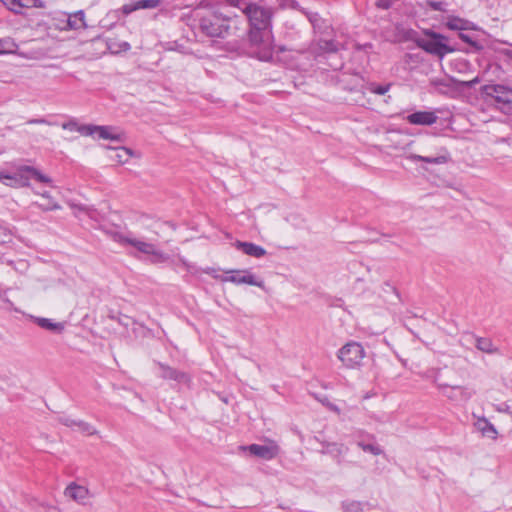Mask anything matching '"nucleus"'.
<instances>
[{"mask_svg":"<svg viewBox=\"0 0 512 512\" xmlns=\"http://www.w3.org/2000/svg\"><path fill=\"white\" fill-rule=\"evenodd\" d=\"M243 13L250 23V41L254 46H260L265 50V56L269 54L271 46V11L254 3L247 4Z\"/></svg>","mask_w":512,"mask_h":512,"instance_id":"nucleus-1","label":"nucleus"},{"mask_svg":"<svg viewBox=\"0 0 512 512\" xmlns=\"http://www.w3.org/2000/svg\"><path fill=\"white\" fill-rule=\"evenodd\" d=\"M414 42L419 48L439 59L455 51V48L448 44V38L445 35L430 29L424 30L423 36L415 37Z\"/></svg>","mask_w":512,"mask_h":512,"instance_id":"nucleus-2","label":"nucleus"},{"mask_svg":"<svg viewBox=\"0 0 512 512\" xmlns=\"http://www.w3.org/2000/svg\"><path fill=\"white\" fill-rule=\"evenodd\" d=\"M104 232L115 242L120 245H131L135 247L139 252L150 255L152 263H162L165 259L163 253L158 251L154 244L141 241L130 237L128 234H124L120 231L113 229L112 227L107 228Z\"/></svg>","mask_w":512,"mask_h":512,"instance_id":"nucleus-3","label":"nucleus"},{"mask_svg":"<svg viewBox=\"0 0 512 512\" xmlns=\"http://www.w3.org/2000/svg\"><path fill=\"white\" fill-rule=\"evenodd\" d=\"M201 31L212 38H224L236 29L235 21L224 17L221 14L213 13L202 18L200 23Z\"/></svg>","mask_w":512,"mask_h":512,"instance_id":"nucleus-4","label":"nucleus"},{"mask_svg":"<svg viewBox=\"0 0 512 512\" xmlns=\"http://www.w3.org/2000/svg\"><path fill=\"white\" fill-rule=\"evenodd\" d=\"M30 178H34L35 180L45 184L52 183L51 178L41 173L38 169L32 166H22L16 173L8 174L5 185L14 188L28 187Z\"/></svg>","mask_w":512,"mask_h":512,"instance_id":"nucleus-5","label":"nucleus"},{"mask_svg":"<svg viewBox=\"0 0 512 512\" xmlns=\"http://www.w3.org/2000/svg\"><path fill=\"white\" fill-rule=\"evenodd\" d=\"M365 355L364 347L356 341L347 342L337 352V358L347 369L359 368Z\"/></svg>","mask_w":512,"mask_h":512,"instance_id":"nucleus-6","label":"nucleus"},{"mask_svg":"<svg viewBox=\"0 0 512 512\" xmlns=\"http://www.w3.org/2000/svg\"><path fill=\"white\" fill-rule=\"evenodd\" d=\"M482 92L496 102L498 107L508 112L512 110V89L503 85L488 84L482 87Z\"/></svg>","mask_w":512,"mask_h":512,"instance_id":"nucleus-7","label":"nucleus"},{"mask_svg":"<svg viewBox=\"0 0 512 512\" xmlns=\"http://www.w3.org/2000/svg\"><path fill=\"white\" fill-rule=\"evenodd\" d=\"M159 369H160V377L165 380H172L175 381L178 384L185 385L187 387H190L192 378L191 375L185 371L178 370L176 368H173L167 364L158 362L157 363Z\"/></svg>","mask_w":512,"mask_h":512,"instance_id":"nucleus-8","label":"nucleus"},{"mask_svg":"<svg viewBox=\"0 0 512 512\" xmlns=\"http://www.w3.org/2000/svg\"><path fill=\"white\" fill-rule=\"evenodd\" d=\"M246 449L250 454L264 460H272L276 458L280 451L279 446L274 442L270 445L251 444L247 446Z\"/></svg>","mask_w":512,"mask_h":512,"instance_id":"nucleus-9","label":"nucleus"},{"mask_svg":"<svg viewBox=\"0 0 512 512\" xmlns=\"http://www.w3.org/2000/svg\"><path fill=\"white\" fill-rule=\"evenodd\" d=\"M406 158L412 162H425L428 164L442 165L450 161V154L446 148L441 147L435 156H422L411 153Z\"/></svg>","mask_w":512,"mask_h":512,"instance_id":"nucleus-10","label":"nucleus"},{"mask_svg":"<svg viewBox=\"0 0 512 512\" xmlns=\"http://www.w3.org/2000/svg\"><path fill=\"white\" fill-rule=\"evenodd\" d=\"M91 134L89 136H97L100 139L105 140H113V141H122L124 134L118 131L116 128L112 126H98L91 125Z\"/></svg>","mask_w":512,"mask_h":512,"instance_id":"nucleus-11","label":"nucleus"},{"mask_svg":"<svg viewBox=\"0 0 512 512\" xmlns=\"http://www.w3.org/2000/svg\"><path fill=\"white\" fill-rule=\"evenodd\" d=\"M58 421L73 430H77L85 435H95L97 434V430L88 422L83 420H76L69 416H60Z\"/></svg>","mask_w":512,"mask_h":512,"instance_id":"nucleus-12","label":"nucleus"},{"mask_svg":"<svg viewBox=\"0 0 512 512\" xmlns=\"http://www.w3.org/2000/svg\"><path fill=\"white\" fill-rule=\"evenodd\" d=\"M64 494L81 505H85L87 500L90 498L89 489L85 486L78 485L75 482L70 483L66 487Z\"/></svg>","mask_w":512,"mask_h":512,"instance_id":"nucleus-13","label":"nucleus"},{"mask_svg":"<svg viewBox=\"0 0 512 512\" xmlns=\"http://www.w3.org/2000/svg\"><path fill=\"white\" fill-rule=\"evenodd\" d=\"M407 121L413 125L431 126L438 120V116L433 111H417L406 117Z\"/></svg>","mask_w":512,"mask_h":512,"instance_id":"nucleus-14","label":"nucleus"},{"mask_svg":"<svg viewBox=\"0 0 512 512\" xmlns=\"http://www.w3.org/2000/svg\"><path fill=\"white\" fill-rule=\"evenodd\" d=\"M337 50V44L333 40H319L316 43H312L308 48L303 49L302 52L308 51L317 57L323 53L336 52Z\"/></svg>","mask_w":512,"mask_h":512,"instance_id":"nucleus-15","label":"nucleus"},{"mask_svg":"<svg viewBox=\"0 0 512 512\" xmlns=\"http://www.w3.org/2000/svg\"><path fill=\"white\" fill-rule=\"evenodd\" d=\"M161 4V0H137L122 6V12L125 15L140 9H155Z\"/></svg>","mask_w":512,"mask_h":512,"instance_id":"nucleus-16","label":"nucleus"},{"mask_svg":"<svg viewBox=\"0 0 512 512\" xmlns=\"http://www.w3.org/2000/svg\"><path fill=\"white\" fill-rule=\"evenodd\" d=\"M445 26L450 30L460 31V32L476 29V26L472 22H470L466 19H463L460 17H454V16L447 18Z\"/></svg>","mask_w":512,"mask_h":512,"instance_id":"nucleus-17","label":"nucleus"},{"mask_svg":"<svg viewBox=\"0 0 512 512\" xmlns=\"http://www.w3.org/2000/svg\"><path fill=\"white\" fill-rule=\"evenodd\" d=\"M475 427L478 431L482 433L484 437L490 438V439H496L498 432L494 425L485 417L478 418L475 422Z\"/></svg>","mask_w":512,"mask_h":512,"instance_id":"nucleus-18","label":"nucleus"},{"mask_svg":"<svg viewBox=\"0 0 512 512\" xmlns=\"http://www.w3.org/2000/svg\"><path fill=\"white\" fill-rule=\"evenodd\" d=\"M237 247L241 249L246 255L260 258L266 254V250L251 242H237Z\"/></svg>","mask_w":512,"mask_h":512,"instance_id":"nucleus-19","label":"nucleus"},{"mask_svg":"<svg viewBox=\"0 0 512 512\" xmlns=\"http://www.w3.org/2000/svg\"><path fill=\"white\" fill-rule=\"evenodd\" d=\"M433 382L437 385V387L443 391V394L446 395L448 398L453 399L454 396L452 393H448L447 390L449 389L450 392H453L455 390H463V387L459 385H453L446 381H444L441 377L440 371H437L435 375L433 376Z\"/></svg>","mask_w":512,"mask_h":512,"instance_id":"nucleus-20","label":"nucleus"},{"mask_svg":"<svg viewBox=\"0 0 512 512\" xmlns=\"http://www.w3.org/2000/svg\"><path fill=\"white\" fill-rule=\"evenodd\" d=\"M348 451V448L344 444L336 442H323L322 453L329 454L335 458L344 455Z\"/></svg>","mask_w":512,"mask_h":512,"instance_id":"nucleus-21","label":"nucleus"},{"mask_svg":"<svg viewBox=\"0 0 512 512\" xmlns=\"http://www.w3.org/2000/svg\"><path fill=\"white\" fill-rule=\"evenodd\" d=\"M85 26V14L83 11H78L73 15L67 16L66 31L77 30Z\"/></svg>","mask_w":512,"mask_h":512,"instance_id":"nucleus-22","label":"nucleus"},{"mask_svg":"<svg viewBox=\"0 0 512 512\" xmlns=\"http://www.w3.org/2000/svg\"><path fill=\"white\" fill-rule=\"evenodd\" d=\"M62 128L64 130L70 131V132H78L82 136H89L91 134V128L89 125H83L79 124L76 119H70L67 122H64L62 124Z\"/></svg>","mask_w":512,"mask_h":512,"instance_id":"nucleus-23","label":"nucleus"},{"mask_svg":"<svg viewBox=\"0 0 512 512\" xmlns=\"http://www.w3.org/2000/svg\"><path fill=\"white\" fill-rule=\"evenodd\" d=\"M48 18L50 19L51 29L58 31H66L67 15L63 12L49 13Z\"/></svg>","mask_w":512,"mask_h":512,"instance_id":"nucleus-24","label":"nucleus"},{"mask_svg":"<svg viewBox=\"0 0 512 512\" xmlns=\"http://www.w3.org/2000/svg\"><path fill=\"white\" fill-rule=\"evenodd\" d=\"M475 346L478 350L487 354L498 353V348L493 344L492 340L487 337H476Z\"/></svg>","mask_w":512,"mask_h":512,"instance_id":"nucleus-25","label":"nucleus"},{"mask_svg":"<svg viewBox=\"0 0 512 512\" xmlns=\"http://www.w3.org/2000/svg\"><path fill=\"white\" fill-rule=\"evenodd\" d=\"M36 323L43 329L54 331V332H62L64 330V323L61 322H52L51 319L48 318H37Z\"/></svg>","mask_w":512,"mask_h":512,"instance_id":"nucleus-26","label":"nucleus"},{"mask_svg":"<svg viewBox=\"0 0 512 512\" xmlns=\"http://www.w3.org/2000/svg\"><path fill=\"white\" fill-rule=\"evenodd\" d=\"M133 152L129 148L120 147L115 150L114 156L111 157L112 160L117 162L118 164H125L132 157Z\"/></svg>","mask_w":512,"mask_h":512,"instance_id":"nucleus-27","label":"nucleus"},{"mask_svg":"<svg viewBox=\"0 0 512 512\" xmlns=\"http://www.w3.org/2000/svg\"><path fill=\"white\" fill-rule=\"evenodd\" d=\"M356 445L364 452H368L372 455L377 456L383 454V449L378 444L366 443L364 440H356Z\"/></svg>","mask_w":512,"mask_h":512,"instance_id":"nucleus-28","label":"nucleus"},{"mask_svg":"<svg viewBox=\"0 0 512 512\" xmlns=\"http://www.w3.org/2000/svg\"><path fill=\"white\" fill-rule=\"evenodd\" d=\"M364 503L355 500H347L342 502L344 512H363Z\"/></svg>","mask_w":512,"mask_h":512,"instance_id":"nucleus-29","label":"nucleus"},{"mask_svg":"<svg viewBox=\"0 0 512 512\" xmlns=\"http://www.w3.org/2000/svg\"><path fill=\"white\" fill-rule=\"evenodd\" d=\"M245 270H232L228 273H231L230 275L225 276L222 280L226 282H231L237 285L243 284L241 281L243 279Z\"/></svg>","mask_w":512,"mask_h":512,"instance_id":"nucleus-30","label":"nucleus"},{"mask_svg":"<svg viewBox=\"0 0 512 512\" xmlns=\"http://www.w3.org/2000/svg\"><path fill=\"white\" fill-rule=\"evenodd\" d=\"M0 2L11 12L22 15L20 0H0Z\"/></svg>","mask_w":512,"mask_h":512,"instance_id":"nucleus-31","label":"nucleus"},{"mask_svg":"<svg viewBox=\"0 0 512 512\" xmlns=\"http://www.w3.org/2000/svg\"><path fill=\"white\" fill-rule=\"evenodd\" d=\"M390 86V84L377 85L376 83H369L367 84V90L377 95H385L389 91Z\"/></svg>","mask_w":512,"mask_h":512,"instance_id":"nucleus-32","label":"nucleus"},{"mask_svg":"<svg viewBox=\"0 0 512 512\" xmlns=\"http://www.w3.org/2000/svg\"><path fill=\"white\" fill-rule=\"evenodd\" d=\"M108 48L111 50V52L113 53H119L121 51H128L130 50L131 46L128 42L126 41H120V42H111L108 44Z\"/></svg>","mask_w":512,"mask_h":512,"instance_id":"nucleus-33","label":"nucleus"},{"mask_svg":"<svg viewBox=\"0 0 512 512\" xmlns=\"http://www.w3.org/2000/svg\"><path fill=\"white\" fill-rule=\"evenodd\" d=\"M241 281L243 282V284H248V285L257 286V287H263V281L257 280L255 278V276L247 270H245L243 279Z\"/></svg>","mask_w":512,"mask_h":512,"instance_id":"nucleus-34","label":"nucleus"},{"mask_svg":"<svg viewBox=\"0 0 512 512\" xmlns=\"http://www.w3.org/2000/svg\"><path fill=\"white\" fill-rule=\"evenodd\" d=\"M21 10L24 8H44L45 2L43 0H20Z\"/></svg>","mask_w":512,"mask_h":512,"instance_id":"nucleus-35","label":"nucleus"},{"mask_svg":"<svg viewBox=\"0 0 512 512\" xmlns=\"http://www.w3.org/2000/svg\"><path fill=\"white\" fill-rule=\"evenodd\" d=\"M459 38L463 42H465V43L469 44L470 46H472L477 51H480V50L483 49V45L482 44H480L477 41H474L468 34L463 33V31L459 33Z\"/></svg>","mask_w":512,"mask_h":512,"instance_id":"nucleus-36","label":"nucleus"},{"mask_svg":"<svg viewBox=\"0 0 512 512\" xmlns=\"http://www.w3.org/2000/svg\"><path fill=\"white\" fill-rule=\"evenodd\" d=\"M11 241V233L6 226H0V244H5Z\"/></svg>","mask_w":512,"mask_h":512,"instance_id":"nucleus-37","label":"nucleus"},{"mask_svg":"<svg viewBox=\"0 0 512 512\" xmlns=\"http://www.w3.org/2000/svg\"><path fill=\"white\" fill-rule=\"evenodd\" d=\"M11 47H14L15 44L10 41V40H3V39H0V53H5V52H8L9 48Z\"/></svg>","mask_w":512,"mask_h":512,"instance_id":"nucleus-38","label":"nucleus"},{"mask_svg":"<svg viewBox=\"0 0 512 512\" xmlns=\"http://www.w3.org/2000/svg\"><path fill=\"white\" fill-rule=\"evenodd\" d=\"M36 28L48 32L51 29V23L49 21L40 20L36 23Z\"/></svg>","mask_w":512,"mask_h":512,"instance_id":"nucleus-39","label":"nucleus"},{"mask_svg":"<svg viewBox=\"0 0 512 512\" xmlns=\"http://www.w3.org/2000/svg\"><path fill=\"white\" fill-rule=\"evenodd\" d=\"M479 82V78L476 77L470 81H465V82H462V85H464L465 87H468V88H471L473 87L475 84H477Z\"/></svg>","mask_w":512,"mask_h":512,"instance_id":"nucleus-40","label":"nucleus"},{"mask_svg":"<svg viewBox=\"0 0 512 512\" xmlns=\"http://www.w3.org/2000/svg\"><path fill=\"white\" fill-rule=\"evenodd\" d=\"M28 124H47V125H49L50 123L47 120L41 118V119H31L28 121Z\"/></svg>","mask_w":512,"mask_h":512,"instance_id":"nucleus-41","label":"nucleus"},{"mask_svg":"<svg viewBox=\"0 0 512 512\" xmlns=\"http://www.w3.org/2000/svg\"><path fill=\"white\" fill-rule=\"evenodd\" d=\"M326 406H327L330 410H332V411H335V412H337V413H339V412H340L339 408H338L335 404H332V403H330V402H327V403H326Z\"/></svg>","mask_w":512,"mask_h":512,"instance_id":"nucleus-42","label":"nucleus"},{"mask_svg":"<svg viewBox=\"0 0 512 512\" xmlns=\"http://www.w3.org/2000/svg\"><path fill=\"white\" fill-rule=\"evenodd\" d=\"M287 6L291 7V8H294V9H297L298 8V3L295 0H287Z\"/></svg>","mask_w":512,"mask_h":512,"instance_id":"nucleus-43","label":"nucleus"},{"mask_svg":"<svg viewBox=\"0 0 512 512\" xmlns=\"http://www.w3.org/2000/svg\"><path fill=\"white\" fill-rule=\"evenodd\" d=\"M8 178V174L4 172H0V181L5 184L6 180Z\"/></svg>","mask_w":512,"mask_h":512,"instance_id":"nucleus-44","label":"nucleus"},{"mask_svg":"<svg viewBox=\"0 0 512 512\" xmlns=\"http://www.w3.org/2000/svg\"><path fill=\"white\" fill-rule=\"evenodd\" d=\"M380 239L377 237H367L365 238V241L367 242H378Z\"/></svg>","mask_w":512,"mask_h":512,"instance_id":"nucleus-45","label":"nucleus"},{"mask_svg":"<svg viewBox=\"0 0 512 512\" xmlns=\"http://www.w3.org/2000/svg\"><path fill=\"white\" fill-rule=\"evenodd\" d=\"M385 286H386L387 288H389L390 290H392L394 293H397L396 288H395V287H393V286H391L390 284L386 283V284H385ZM396 296L398 297V294H396Z\"/></svg>","mask_w":512,"mask_h":512,"instance_id":"nucleus-46","label":"nucleus"},{"mask_svg":"<svg viewBox=\"0 0 512 512\" xmlns=\"http://www.w3.org/2000/svg\"><path fill=\"white\" fill-rule=\"evenodd\" d=\"M317 16H318L317 14H310V15H309V20H310L312 23H314V21H316Z\"/></svg>","mask_w":512,"mask_h":512,"instance_id":"nucleus-47","label":"nucleus"},{"mask_svg":"<svg viewBox=\"0 0 512 512\" xmlns=\"http://www.w3.org/2000/svg\"><path fill=\"white\" fill-rule=\"evenodd\" d=\"M56 208H58V206L56 204H53L51 206H48V205L45 206V209H56Z\"/></svg>","mask_w":512,"mask_h":512,"instance_id":"nucleus-48","label":"nucleus"},{"mask_svg":"<svg viewBox=\"0 0 512 512\" xmlns=\"http://www.w3.org/2000/svg\"><path fill=\"white\" fill-rule=\"evenodd\" d=\"M433 84H435V85H443V82L435 80V81H433Z\"/></svg>","mask_w":512,"mask_h":512,"instance_id":"nucleus-49","label":"nucleus"},{"mask_svg":"<svg viewBox=\"0 0 512 512\" xmlns=\"http://www.w3.org/2000/svg\"><path fill=\"white\" fill-rule=\"evenodd\" d=\"M42 196L45 197V198L49 197V195L47 193H43Z\"/></svg>","mask_w":512,"mask_h":512,"instance_id":"nucleus-50","label":"nucleus"},{"mask_svg":"<svg viewBox=\"0 0 512 512\" xmlns=\"http://www.w3.org/2000/svg\"><path fill=\"white\" fill-rule=\"evenodd\" d=\"M80 212L88 213V211L86 209H80Z\"/></svg>","mask_w":512,"mask_h":512,"instance_id":"nucleus-51","label":"nucleus"}]
</instances>
